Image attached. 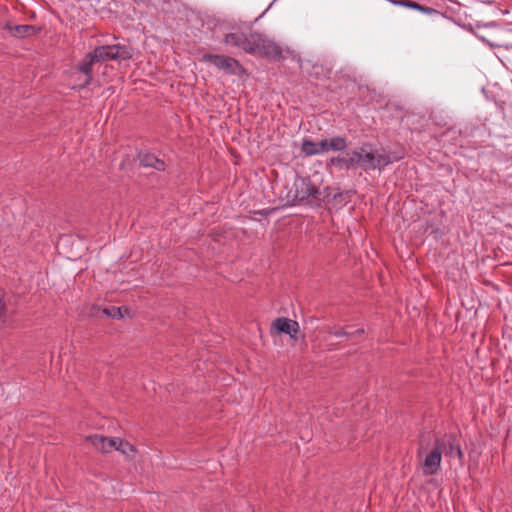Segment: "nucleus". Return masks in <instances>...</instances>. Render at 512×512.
Here are the masks:
<instances>
[{"mask_svg": "<svg viewBox=\"0 0 512 512\" xmlns=\"http://www.w3.org/2000/svg\"><path fill=\"white\" fill-rule=\"evenodd\" d=\"M354 152L356 167L363 171L382 170L395 160L390 154L373 148L369 143H363Z\"/></svg>", "mask_w": 512, "mask_h": 512, "instance_id": "nucleus-1", "label": "nucleus"}, {"mask_svg": "<svg viewBox=\"0 0 512 512\" xmlns=\"http://www.w3.org/2000/svg\"><path fill=\"white\" fill-rule=\"evenodd\" d=\"M347 140L341 136L322 139L319 142L305 139L302 142L301 150L307 156L323 154L329 151H343L347 148Z\"/></svg>", "mask_w": 512, "mask_h": 512, "instance_id": "nucleus-2", "label": "nucleus"}, {"mask_svg": "<svg viewBox=\"0 0 512 512\" xmlns=\"http://www.w3.org/2000/svg\"><path fill=\"white\" fill-rule=\"evenodd\" d=\"M96 58H100L101 62L105 61H127L133 57V49L125 44L101 45L95 47Z\"/></svg>", "mask_w": 512, "mask_h": 512, "instance_id": "nucleus-3", "label": "nucleus"}, {"mask_svg": "<svg viewBox=\"0 0 512 512\" xmlns=\"http://www.w3.org/2000/svg\"><path fill=\"white\" fill-rule=\"evenodd\" d=\"M433 447L441 456L444 454L446 457H457L459 460H462L464 457L459 440L453 433L437 436Z\"/></svg>", "mask_w": 512, "mask_h": 512, "instance_id": "nucleus-4", "label": "nucleus"}, {"mask_svg": "<svg viewBox=\"0 0 512 512\" xmlns=\"http://www.w3.org/2000/svg\"><path fill=\"white\" fill-rule=\"evenodd\" d=\"M255 35L256 31H250L249 33L236 31L226 34L223 38V43L226 45L240 48L246 53L253 54V45H255Z\"/></svg>", "mask_w": 512, "mask_h": 512, "instance_id": "nucleus-5", "label": "nucleus"}, {"mask_svg": "<svg viewBox=\"0 0 512 512\" xmlns=\"http://www.w3.org/2000/svg\"><path fill=\"white\" fill-rule=\"evenodd\" d=\"M254 53L261 54L267 58L278 59L282 55V50L278 44L267 38L265 35L256 32Z\"/></svg>", "mask_w": 512, "mask_h": 512, "instance_id": "nucleus-6", "label": "nucleus"}, {"mask_svg": "<svg viewBox=\"0 0 512 512\" xmlns=\"http://www.w3.org/2000/svg\"><path fill=\"white\" fill-rule=\"evenodd\" d=\"M295 188L296 196L300 200L320 201L322 198V193L310 180L301 179L295 182Z\"/></svg>", "mask_w": 512, "mask_h": 512, "instance_id": "nucleus-7", "label": "nucleus"}, {"mask_svg": "<svg viewBox=\"0 0 512 512\" xmlns=\"http://www.w3.org/2000/svg\"><path fill=\"white\" fill-rule=\"evenodd\" d=\"M442 457L440 453L433 447V449L426 453L422 462L421 469L424 476H432L438 473L441 468Z\"/></svg>", "mask_w": 512, "mask_h": 512, "instance_id": "nucleus-8", "label": "nucleus"}, {"mask_svg": "<svg viewBox=\"0 0 512 512\" xmlns=\"http://www.w3.org/2000/svg\"><path fill=\"white\" fill-rule=\"evenodd\" d=\"M203 59L229 73L235 72L236 68L240 66L236 59L224 55L206 54Z\"/></svg>", "mask_w": 512, "mask_h": 512, "instance_id": "nucleus-9", "label": "nucleus"}, {"mask_svg": "<svg viewBox=\"0 0 512 512\" xmlns=\"http://www.w3.org/2000/svg\"><path fill=\"white\" fill-rule=\"evenodd\" d=\"M95 48L90 53L86 54L84 59L79 63L78 69L85 75V79L81 87H87L92 81V67L95 63H101L100 58L95 56Z\"/></svg>", "mask_w": 512, "mask_h": 512, "instance_id": "nucleus-10", "label": "nucleus"}, {"mask_svg": "<svg viewBox=\"0 0 512 512\" xmlns=\"http://www.w3.org/2000/svg\"><path fill=\"white\" fill-rule=\"evenodd\" d=\"M272 329L277 333H285L289 335L291 338H296V335L299 331V324L297 321L280 317L276 318L272 322Z\"/></svg>", "mask_w": 512, "mask_h": 512, "instance_id": "nucleus-11", "label": "nucleus"}, {"mask_svg": "<svg viewBox=\"0 0 512 512\" xmlns=\"http://www.w3.org/2000/svg\"><path fill=\"white\" fill-rule=\"evenodd\" d=\"M86 440L102 453H109L116 450V444L118 443V438H108L97 434L87 436Z\"/></svg>", "mask_w": 512, "mask_h": 512, "instance_id": "nucleus-12", "label": "nucleus"}, {"mask_svg": "<svg viewBox=\"0 0 512 512\" xmlns=\"http://www.w3.org/2000/svg\"><path fill=\"white\" fill-rule=\"evenodd\" d=\"M329 164L338 170L357 169L354 150L347 151L345 155L330 158Z\"/></svg>", "mask_w": 512, "mask_h": 512, "instance_id": "nucleus-13", "label": "nucleus"}, {"mask_svg": "<svg viewBox=\"0 0 512 512\" xmlns=\"http://www.w3.org/2000/svg\"><path fill=\"white\" fill-rule=\"evenodd\" d=\"M390 3L398 6H402L405 8L417 10L423 14H426L428 16H436V17H443V14L429 6L421 5L415 1L412 0H388Z\"/></svg>", "mask_w": 512, "mask_h": 512, "instance_id": "nucleus-14", "label": "nucleus"}, {"mask_svg": "<svg viewBox=\"0 0 512 512\" xmlns=\"http://www.w3.org/2000/svg\"><path fill=\"white\" fill-rule=\"evenodd\" d=\"M138 159L143 167L153 168L157 171H164L166 168L165 162L149 152H140Z\"/></svg>", "mask_w": 512, "mask_h": 512, "instance_id": "nucleus-15", "label": "nucleus"}, {"mask_svg": "<svg viewBox=\"0 0 512 512\" xmlns=\"http://www.w3.org/2000/svg\"><path fill=\"white\" fill-rule=\"evenodd\" d=\"M6 29L9 31V33L12 36L17 37V38L34 35L38 31V29L35 26L27 25V24H21V25L7 24Z\"/></svg>", "mask_w": 512, "mask_h": 512, "instance_id": "nucleus-16", "label": "nucleus"}, {"mask_svg": "<svg viewBox=\"0 0 512 512\" xmlns=\"http://www.w3.org/2000/svg\"><path fill=\"white\" fill-rule=\"evenodd\" d=\"M0 319L5 326H12L11 312L4 299V293L0 291Z\"/></svg>", "mask_w": 512, "mask_h": 512, "instance_id": "nucleus-17", "label": "nucleus"}, {"mask_svg": "<svg viewBox=\"0 0 512 512\" xmlns=\"http://www.w3.org/2000/svg\"><path fill=\"white\" fill-rule=\"evenodd\" d=\"M116 450L120 451L121 453H123L126 456H130L131 454H133L135 452L134 447L130 443L122 441L119 438H118V443L116 444Z\"/></svg>", "mask_w": 512, "mask_h": 512, "instance_id": "nucleus-18", "label": "nucleus"}, {"mask_svg": "<svg viewBox=\"0 0 512 512\" xmlns=\"http://www.w3.org/2000/svg\"><path fill=\"white\" fill-rule=\"evenodd\" d=\"M103 313L108 316V317H112V318H122L123 315L121 313V308L119 307H110V308H105L103 309Z\"/></svg>", "mask_w": 512, "mask_h": 512, "instance_id": "nucleus-19", "label": "nucleus"}, {"mask_svg": "<svg viewBox=\"0 0 512 512\" xmlns=\"http://www.w3.org/2000/svg\"><path fill=\"white\" fill-rule=\"evenodd\" d=\"M347 328L330 329L328 332L335 337H352V331H349Z\"/></svg>", "mask_w": 512, "mask_h": 512, "instance_id": "nucleus-20", "label": "nucleus"}, {"mask_svg": "<svg viewBox=\"0 0 512 512\" xmlns=\"http://www.w3.org/2000/svg\"><path fill=\"white\" fill-rule=\"evenodd\" d=\"M363 333H364V329L363 328H359V329H357L355 331H352V337L357 336V335H361Z\"/></svg>", "mask_w": 512, "mask_h": 512, "instance_id": "nucleus-21", "label": "nucleus"}, {"mask_svg": "<svg viewBox=\"0 0 512 512\" xmlns=\"http://www.w3.org/2000/svg\"><path fill=\"white\" fill-rule=\"evenodd\" d=\"M424 451H425V448L423 447V445L421 444L418 448V451H417V456L418 457H422V455L424 454Z\"/></svg>", "mask_w": 512, "mask_h": 512, "instance_id": "nucleus-22", "label": "nucleus"}, {"mask_svg": "<svg viewBox=\"0 0 512 512\" xmlns=\"http://www.w3.org/2000/svg\"><path fill=\"white\" fill-rule=\"evenodd\" d=\"M479 1L482 3H486V4H492V3L496 2V0H479Z\"/></svg>", "mask_w": 512, "mask_h": 512, "instance_id": "nucleus-23", "label": "nucleus"}]
</instances>
